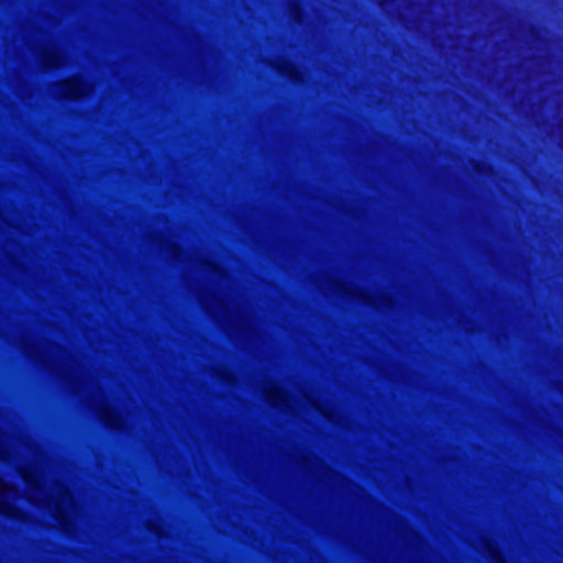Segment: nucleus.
<instances>
[{
	"label": "nucleus",
	"instance_id": "obj_2",
	"mask_svg": "<svg viewBox=\"0 0 563 563\" xmlns=\"http://www.w3.org/2000/svg\"><path fill=\"white\" fill-rule=\"evenodd\" d=\"M93 87L85 82L80 77L75 76L53 85L52 92L60 99H79L89 96Z\"/></svg>",
	"mask_w": 563,
	"mask_h": 563
},
{
	"label": "nucleus",
	"instance_id": "obj_6",
	"mask_svg": "<svg viewBox=\"0 0 563 563\" xmlns=\"http://www.w3.org/2000/svg\"><path fill=\"white\" fill-rule=\"evenodd\" d=\"M266 400L274 407L286 404V395L283 389L275 383H269L264 387Z\"/></svg>",
	"mask_w": 563,
	"mask_h": 563
},
{
	"label": "nucleus",
	"instance_id": "obj_8",
	"mask_svg": "<svg viewBox=\"0 0 563 563\" xmlns=\"http://www.w3.org/2000/svg\"><path fill=\"white\" fill-rule=\"evenodd\" d=\"M289 15L296 23H301L302 21V11L297 2L289 3Z\"/></svg>",
	"mask_w": 563,
	"mask_h": 563
},
{
	"label": "nucleus",
	"instance_id": "obj_5",
	"mask_svg": "<svg viewBox=\"0 0 563 563\" xmlns=\"http://www.w3.org/2000/svg\"><path fill=\"white\" fill-rule=\"evenodd\" d=\"M96 410L100 419H102L106 424L113 429H120L123 427L122 417L110 406L107 404L96 405Z\"/></svg>",
	"mask_w": 563,
	"mask_h": 563
},
{
	"label": "nucleus",
	"instance_id": "obj_7",
	"mask_svg": "<svg viewBox=\"0 0 563 563\" xmlns=\"http://www.w3.org/2000/svg\"><path fill=\"white\" fill-rule=\"evenodd\" d=\"M273 67L278 70L280 74L287 76L289 79L295 82H299L302 79L300 70L296 67L295 64L287 60H276L273 63Z\"/></svg>",
	"mask_w": 563,
	"mask_h": 563
},
{
	"label": "nucleus",
	"instance_id": "obj_1",
	"mask_svg": "<svg viewBox=\"0 0 563 563\" xmlns=\"http://www.w3.org/2000/svg\"><path fill=\"white\" fill-rule=\"evenodd\" d=\"M21 476L26 483L27 497L33 504L43 505L52 517L66 530L70 529L74 515V501L68 489L60 483H53L47 492L40 479L30 472H22Z\"/></svg>",
	"mask_w": 563,
	"mask_h": 563
},
{
	"label": "nucleus",
	"instance_id": "obj_3",
	"mask_svg": "<svg viewBox=\"0 0 563 563\" xmlns=\"http://www.w3.org/2000/svg\"><path fill=\"white\" fill-rule=\"evenodd\" d=\"M16 498L18 490L0 478V512L11 517L18 516V508L14 504Z\"/></svg>",
	"mask_w": 563,
	"mask_h": 563
},
{
	"label": "nucleus",
	"instance_id": "obj_9",
	"mask_svg": "<svg viewBox=\"0 0 563 563\" xmlns=\"http://www.w3.org/2000/svg\"><path fill=\"white\" fill-rule=\"evenodd\" d=\"M10 456L9 449L7 445V438L0 433V461H5Z\"/></svg>",
	"mask_w": 563,
	"mask_h": 563
},
{
	"label": "nucleus",
	"instance_id": "obj_10",
	"mask_svg": "<svg viewBox=\"0 0 563 563\" xmlns=\"http://www.w3.org/2000/svg\"><path fill=\"white\" fill-rule=\"evenodd\" d=\"M495 556H496V560H497L498 562H500V561H501V560H500V554H499V553H496V554H495Z\"/></svg>",
	"mask_w": 563,
	"mask_h": 563
},
{
	"label": "nucleus",
	"instance_id": "obj_4",
	"mask_svg": "<svg viewBox=\"0 0 563 563\" xmlns=\"http://www.w3.org/2000/svg\"><path fill=\"white\" fill-rule=\"evenodd\" d=\"M41 62L45 69L60 68L68 64V57L62 49L45 47L41 53Z\"/></svg>",
	"mask_w": 563,
	"mask_h": 563
}]
</instances>
